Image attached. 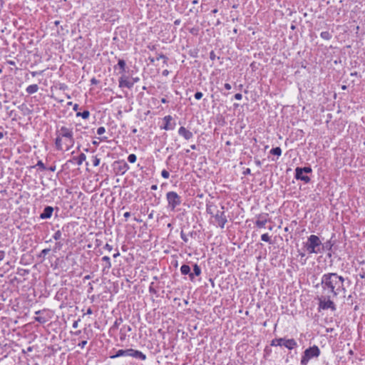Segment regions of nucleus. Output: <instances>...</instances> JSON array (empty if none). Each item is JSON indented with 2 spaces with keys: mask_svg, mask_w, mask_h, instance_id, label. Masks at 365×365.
Returning a JSON list of instances; mask_svg holds the SVG:
<instances>
[{
  "mask_svg": "<svg viewBox=\"0 0 365 365\" xmlns=\"http://www.w3.org/2000/svg\"><path fill=\"white\" fill-rule=\"evenodd\" d=\"M344 282V277L336 273L324 274L321 280L324 294L329 297H336L339 294H344L346 289Z\"/></svg>",
  "mask_w": 365,
  "mask_h": 365,
  "instance_id": "1",
  "label": "nucleus"
},
{
  "mask_svg": "<svg viewBox=\"0 0 365 365\" xmlns=\"http://www.w3.org/2000/svg\"><path fill=\"white\" fill-rule=\"evenodd\" d=\"M74 143L72 129L63 126L57 131L55 144L58 150H68L74 145Z\"/></svg>",
  "mask_w": 365,
  "mask_h": 365,
  "instance_id": "2",
  "label": "nucleus"
},
{
  "mask_svg": "<svg viewBox=\"0 0 365 365\" xmlns=\"http://www.w3.org/2000/svg\"><path fill=\"white\" fill-rule=\"evenodd\" d=\"M305 247L309 254L319 253L322 250V242L319 237L312 235L308 237L307 242L305 244Z\"/></svg>",
  "mask_w": 365,
  "mask_h": 365,
  "instance_id": "3",
  "label": "nucleus"
},
{
  "mask_svg": "<svg viewBox=\"0 0 365 365\" xmlns=\"http://www.w3.org/2000/svg\"><path fill=\"white\" fill-rule=\"evenodd\" d=\"M120 356H132L141 360H145L146 359V356L143 353L133 349H128L125 350L119 349L116 351V354L111 356L110 358L114 359Z\"/></svg>",
  "mask_w": 365,
  "mask_h": 365,
  "instance_id": "4",
  "label": "nucleus"
},
{
  "mask_svg": "<svg viewBox=\"0 0 365 365\" xmlns=\"http://www.w3.org/2000/svg\"><path fill=\"white\" fill-rule=\"evenodd\" d=\"M320 353V349L316 345L307 349L301 359V364L307 365L310 359L318 357Z\"/></svg>",
  "mask_w": 365,
  "mask_h": 365,
  "instance_id": "5",
  "label": "nucleus"
},
{
  "mask_svg": "<svg viewBox=\"0 0 365 365\" xmlns=\"http://www.w3.org/2000/svg\"><path fill=\"white\" fill-rule=\"evenodd\" d=\"M272 346H285L292 350L297 346V343L294 339L276 338L271 341Z\"/></svg>",
  "mask_w": 365,
  "mask_h": 365,
  "instance_id": "6",
  "label": "nucleus"
},
{
  "mask_svg": "<svg viewBox=\"0 0 365 365\" xmlns=\"http://www.w3.org/2000/svg\"><path fill=\"white\" fill-rule=\"evenodd\" d=\"M215 208H216L215 207L210 206L209 207H207V212L210 214L213 215V217H215L217 225L220 227L223 228L225 223L227 222L226 216L225 215L224 211H219V210H217L216 212V213L214 215V210Z\"/></svg>",
  "mask_w": 365,
  "mask_h": 365,
  "instance_id": "7",
  "label": "nucleus"
},
{
  "mask_svg": "<svg viewBox=\"0 0 365 365\" xmlns=\"http://www.w3.org/2000/svg\"><path fill=\"white\" fill-rule=\"evenodd\" d=\"M166 197L168 202V207L171 210H174L181 203L180 197L175 192H168Z\"/></svg>",
  "mask_w": 365,
  "mask_h": 365,
  "instance_id": "8",
  "label": "nucleus"
},
{
  "mask_svg": "<svg viewBox=\"0 0 365 365\" xmlns=\"http://www.w3.org/2000/svg\"><path fill=\"white\" fill-rule=\"evenodd\" d=\"M331 297H327V294L322 295L319 298V309H331L332 311L336 310V306L333 301L331 300Z\"/></svg>",
  "mask_w": 365,
  "mask_h": 365,
  "instance_id": "9",
  "label": "nucleus"
},
{
  "mask_svg": "<svg viewBox=\"0 0 365 365\" xmlns=\"http://www.w3.org/2000/svg\"><path fill=\"white\" fill-rule=\"evenodd\" d=\"M268 221V214L262 213L256 217L255 225L259 228L264 227Z\"/></svg>",
  "mask_w": 365,
  "mask_h": 365,
  "instance_id": "10",
  "label": "nucleus"
},
{
  "mask_svg": "<svg viewBox=\"0 0 365 365\" xmlns=\"http://www.w3.org/2000/svg\"><path fill=\"white\" fill-rule=\"evenodd\" d=\"M178 134L186 140L192 138L193 133L185 127L181 126L178 130Z\"/></svg>",
  "mask_w": 365,
  "mask_h": 365,
  "instance_id": "11",
  "label": "nucleus"
},
{
  "mask_svg": "<svg viewBox=\"0 0 365 365\" xmlns=\"http://www.w3.org/2000/svg\"><path fill=\"white\" fill-rule=\"evenodd\" d=\"M134 83L128 79V77L123 76L119 79V86L120 88H131L133 86Z\"/></svg>",
  "mask_w": 365,
  "mask_h": 365,
  "instance_id": "12",
  "label": "nucleus"
},
{
  "mask_svg": "<svg viewBox=\"0 0 365 365\" xmlns=\"http://www.w3.org/2000/svg\"><path fill=\"white\" fill-rule=\"evenodd\" d=\"M295 178L297 180H301L304 182H309L310 181L309 177L305 175L301 170V168H297L295 170Z\"/></svg>",
  "mask_w": 365,
  "mask_h": 365,
  "instance_id": "13",
  "label": "nucleus"
},
{
  "mask_svg": "<svg viewBox=\"0 0 365 365\" xmlns=\"http://www.w3.org/2000/svg\"><path fill=\"white\" fill-rule=\"evenodd\" d=\"M172 120L173 118L170 115H166L164 117L163 120L165 123V125L163 128L164 130H168L174 129L175 124L171 123Z\"/></svg>",
  "mask_w": 365,
  "mask_h": 365,
  "instance_id": "14",
  "label": "nucleus"
},
{
  "mask_svg": "<svg viewBox=\"0 0 365 365\" xmlns=\"http://www.w3.org/2000/svg\"><path fill=\"white\" fill-rule=\"evenodd\" d=\"M53 208L51 206H47L44 208L43 212L40 215L41 219H48L51 217Z\"/></svg>",
  "mask_w": 365,
  "mask_h": 365,
  "instance_id": "15",
  "label": "nucleus"
},
{
  "mask_svg": "<svg viewBox=\"0 0 365 365\" xmlns=\"http://www.w3.org/2000/svg\"><path fill=\"white\" fill-rule=\"evenodd\" d=\"M201 274V269L200 267L195 264L193 267V273L190 274V278L191 280L194 279V275L199 276Z\"/></svg>",
  "mask_w": 365,
  "mask_h": 365,
  "instance_id": "16",
  "label": "nucleus"
},
{
  "mask_svg": "<svg viewBox=\"0 0 365 365\" xmlns=\"http://www.w3.org/2000/svg\"><path fill=\"white\" fill-rule=\"evenodd\" d=\"M38 86L36 84L30 85L26 89V92L29 94L35 93H36L38 91Z\"/></svg>",
  "mask_w": 365,
  "mask_h": 365,
  "instance_id": "17",
  "label": "nucleus"
},
{
  "mask_svg": "<svg viewBox=\"0 0 365 365\" xmlns=\"http://www.w3.org/2000/svg\"><path fill=\"white\" fill-rule=\"evenodd\" d=\"M180 272L182 274H190V267L187 264H183L180 267Z\"/></svg>",
  "mask_w": 365,
  "mask_h": 365,
  "instance_id": "18",
  "label": "nucleus"
},
{
  "mask_svg": "<svg viewBox=\"0 0 365 365\" xmlns=\"http://www.w3.org/2000/svg\"><path fill=\"white\" fill-rule=\"evenodd\" d=\"M86 159V156L84 153H81L77 158V164L81 165Z\"/></svg>",
  "mask_w": 365,
  "mask_h": 365,
  "instance_id": "19",
  "label": "nucleus"
},
{
  "mask_svg": "<svg viewBox=\"0 0 365 365\" xmlns=\"http://www.w3.org/2000/svg\"><path fill=\"white\" fill-rule=\"evenodd\" d=\"M270 153L273 155H277V156H279L281 155L282 154V150L279 147H277V148H272L271 150H270Z\"/></svg>",
  "mask_w": 365,
  "mask_h": 365,
  "instance_id": "20",
  "label": "nucleus"
},
{
  "mask_svg": "<svg viewBox=\"0 0 365 365\" xmlns=\"http://www.w3.org/2000/svg\"><path fill=\"white\" fill-rule=\"evenodd\" d=\"M320 36L325 40H329L331 38V34L329 31H322Z\"/></svg>",
  "mask_w": 365,
  "mask_h": 365,
  "instance_id": "21",
  "label": "nucleus"
},
{
  "mask_svg": "<svg viewBox=\"0 0 365 365\" xmlns=\"http://www.w3.org/2000/svg\"><path fill=\"white\" fill-rule=\"evenodd\" d=\"M90 113L88 110H84L82 113H77V116H81L83 119L88 118Z\"/></svg>",
  "mask_w": 365,
  "mask_h": 365,
  "instance_id": "22",
  "label": "nucleus"
},
{
  "mask_svg": "<svg viewBox=\"0 0 365 365\" xmlns=\"http://www.w3.org/2000/svg\"><path fill=\"white\" fill-rule=\"evenodd\" d=\"M102 260L104 261L105 262H106V267L107 268H110L111 267V262H110V257H108V256H104L103 258H102Z\"/></svg>",
  "mask_w": 365,
  "mask_h": 365,
  "instance_id": "23",
  "label": "nucleus"
},
{
  "mask_svg": "<svg viewBox=\"0 0 365 365\" xmlns=\"http://www.w3.org/2000/svg\"><path fill=\"white\" fill-rule=\"evenodd\" d=\"M261 240L266 242H270L271 241L270 236L267 233L262 235Z\"/></svg>",
  "mask_w": 365,
  "mask_h": 365,
  "instance_id": "24",
  "label": "nucleus"
},
{
  "mask_svg": "<svg viewBox=\"0 0 365 365\" xmlns=\"http://www.w3.org/2000/svg\"><path fill=\"white\" fill-rule=\"evenodd\" d=\"M118 66L120 67V68L123 71H125V62L124 60L123 59H120L118 62Z\"/></svg>",
  "mask_w": 365,
  "mask_h": 365,
  "instance_id": "25",
  "label": "nucleus"
},
{
  "mask_svg": "<svg viewBox=\"0 0 365 365\" xmlns=\"http://www.w3.org/2000/svg\"><path fill=\"white\" fill-rule=\"evenodd\" d=\"M136 155L135 154H130L128 157V160L130 163H134L136 161Z\"/></svg>",
  "mask_w": 365,
  "mask_h": 365,
  "instance_id": "26",
  "label": "nucleus"
},
{
  "mask_svg": "<svg viewBox=\"0 0 365 365\" xmlns=\"http://www.w3.org/2000/svg\"><path fill=\"white\" fill-rule=\"evenodd\" d=\"M35 320L41 324H44L47 322V319L43 317H36Z\"/></svg>",
  "mask_w": 365,
  "mask_h": 365,
  "instance_id": "27",
  "label": "nucleus"
},
{
  "mask_svg": "<svg viewBox=\"0 0 365 365\" xmlns=\"http://www.w3.org/2000/svg\"><path fill=\"white\" fill-rule=\"evenodd\" d=\"M93 164L95 167L99 165L100 164V159L97 156L93 157Z\"/></svg>",
  "mask_w": 365,
  "mask_h": 365,
  "instance_id": "28",
  "label": "nucleus"
},
{
  "mask_svg": "<svg viewBox=\"0 0 365 365\" xmlns=\"http://www.w3.org/2000/svg\"><path fill=\"white\" fill-rule=\"evenodd\" d=\"M161 175L163 178L168 179L169 178L170 174L169 172H168L166 170H163L161 172Z\"/></svg>",
  "mask_w": 365,
  "mask_h": 365,
  "instance_id": "29",
  "label": "nucleus"
},
{
  "mask_svg": "<svg viewBox=\"0 0 365 365\" xmlns=\"http://www.w3.org/2000/svg\"><path fill=\"white\" fill-rule=\"evenodd\" d=\"M105 132H106V129L104 127H99L97 129V134L99 135H103Z\"/></svg>",
  "mask_w": 365,
  "mask_h": 365,
  "instance_id": "30",
  "label": "nucleus"
},
{
  "mask_svg": "<svg viewBox=\"0 0 365 365\" xmlns=\"http://www.w3.org/2000/svg\"><path fill=\"white\" fill-rule=\"evenodd\" d=\"M301 170L303 173H309L312 172V169L309 167H304L303 168H301Z\"/></svg>",
  "mask_w": 365,
  "mask_h": 365,
  "instance_id": "31",
  "label": "nucleus"
},
{
  "mask_svg": "<svg viewBox=\"0 0 365 365\" xmlns=\"http://www.w3.org/2000/svg\"><path fill=\"white\" fill-rule=\"evenodd\" d=\"M202 96H203V95H202V93H201V92H197V93H195V99H197V100H200V99H201V98L202 97Z\"/></svg>",
  "mask_w": 365,
  "mask_h": 365,
  "instance_id": "32",
  "label": "nucleus"
},
{
  "mask_svg": "<svg viewBox=\"0 0 365 365\" xmlns=\"http://www.w3.org/2000/svg\"><path fill=\"white\" fill-rule=\"evenodd\" d=\"M158 61L160 60V59H164V62L165 63L166 61H167V58L163 55V54H160L157 58H156Z\"/></svg>",
  "mask_w": 365,
  "mask_h": 365,
  "instance_id": "33",
  "label": "nucleus"
},
{
  "mask_svg": "<svg viewBox=\"0 0 365 365\" xmlns=\"http://www.w3.org/2000/svg\"><path fill=\"white\" fill-rule=\"evenodd\" d=\"M104 249L107 250L108 251L110 252L113 249V247L109 244H106L104 246Z\"/></svg>",
  "mask_w": 365,
  "mask_h": 365,
  "instance_id": "34",
  "label": "nucleus"
},
{
  "mask_svg": "<svg viewBox=\"0 0 365 365\" xmlns=\"http://www.w3.org/2000/svg\"><path fill=\"white\" fill-rule=\"evenodd\" d=\"M235 98L237 101H240L242 98V95L241 93H236L235 95Z\"/></svg>",
  "mask_w": 365,
  "mask_h": 365,
  "instance_id": "35",
  "label": "nucleus"
},
{
  "mask_svg": "<svg viewBox=\"0 0 365 365\" xmlns=\"http://www.w3.org/2000/svg\"><path fill=\"white\" fill-rule=\"evenodd\" d=\"M61 235L60 231H58V232H56L55 233V235H54L53 237H54V239H55V240H58V239L61 237Z\"/></svg>",
  "mask_w": 365,
  "mask_h": 365,
  "instance_id": "36",
  "label": "nucleus"
},
{
  "mask_svg": "<svg viewBox=\"0 0 365 365\" xmlns=\"http://www.w3.org/2000/svg\"><path fill=\"white\" fill-rule=\"evenodd\" d=\"M5 257V252L0 250V261L3 260Z\"/></svg>",
  "mask_w": 365,
  "mask_h": 365,
  "instance_id": "37",
  "label": "nucleus"
},
{
  "mask_svg": "<svg viewBox=\"0 0 365 365\" xmlns=\"http://www.w3.org/2000/svg\"><path fill=\"white\" fill-rule=\"evenodd\" d=\"M37 166L41 168L42 169H45L44 164L41 160L37 163Z\"/></svg>",
  "mask_w": 365,
  "mask_h": 365,
  "instance_id": "38",
  "label": "nucleus"
},
{
  "mask_svg": "<svg viewBox=\"0 0 365 365\" xmlns=\"http://www.w3.org/2000/svg\"><path fill=\"white\" fill-rule=\"evenodd\" d=\"M86 344L87 341H82L81 342L79 343L78 346H81V348H83Z\"/></svg>",
  "mask_w": 365,
  "mask_h": 365,
  "instance_id": "39",
  "label": "nucleus"
},
{
  "mask_svg": "<svg viewBox=\"0 0 365 365\" xmlns=\"http://www.w3.org/2000/svg\"><path fill=\"white\" fill-rule=\"evenodd\" d=\"M123 216L125 219H128L130 216V213L129 212H126L124 213Z\"/></svg>",
  "mask_w": 365,
  "mask_h": 365,
  "instance_id": "40",
  "label": "nucleus"
},
{
  "mask_svg": "<svg viewBox=\"0 0 365 365\" xmlns=\"http://www.w3.org/2000/svg\"><path fill=\"white\" fill-rule=\"evenodd\" d=\"M225 88L227 89V90H230L231 89V85L230 83H225Z\"/></svg>",
  "mask_w": 365,
  "mask_h": 365,
  "instance_id": "41",
  "label": "nucleus"
},
{
  "mask_svg": "<svg viewBox=\"0 0 365 365\" xmlns=\"http://www.w3.org/2000/svg\"><path fill=\"white\" fill-rule=\"evenodd\" d=\"M78 321H75L73 323V328H77L78 327Z\"/></svg>",
  "mask_w": 365,
  "mask_h": 365,
  "instance_id": "42",
  "label": "nucleus"
},
{
  "mask_svg": "<svg viewBox=\"0 0 365 365\" xmlns=\"http://www.w3.org/2000/svg\"><path fill=\"white\" fill-rule=\"evenodd\" d=\"M48 252H49V250H48V249H44L42 250V253L43 255H46Z\"/></svg>",
  "mask_w": 365,
  "mask_h": 365,
  "instance_id": "43",
  "label": "nucleus"
},
{
  "mask_svg": "<svg viewBox=\"0 0 365 365\" xmlns=\"http://www.w3.org/2000/svg\"><path fill=\"white\" fill-rule=\"evenodd\" d=\"M92 313H93V312L91 308L87 309L86 314H91Z\"/></svg>",
  "mask_w": 365,
  "mask_h": 365,
  "instance_id": "44",
  "label": "nucleus"
},
{
  "mask_svg": "<svg viewBox=\"0 0 365 365\" xmlns=\"http://www.w3.org/2000/svg\"><path fill=\"white\" fill-rule=\"evenodd\" d=\"M190 148H191L192 150H196V149H197V147H196V145H190Z\"/></svg>",
  "mask_w": 365,
  "mask_h": 365,
  "instance_id": "45",
  "label": "nucleus"
},
{
  "mask_svg": "<svg viewBox=\"0 0 365 365\" xmlns=\"http://www.w3.org/2000/svg\"><path fill=\"white\" fill-rule=\"evenodd\" d=\"M250 168H247L245 171V174H250Z\"/></svg>",
  "mask_w": 365,
  "mask_h": 365,
  "instance_id": "46",
  "label": "nucleus"
},
{
  "mask_svg": "<svg viewBox=\"0 0 365 365\" xmlns=\"http://www.w3.org/2000/svg\"><path fill=\"white\" fill-rule=\"evenodd\" d=\"M78 108V104H75L74 106H73V110H77Z\"/></svg>",
  "mask_w": 365,
  "mask_h": 365,
  "instance_id": "47",
  "label": "nucleus"
},
{
  "mask_svg": "<svg viewBox=\"0 0 365 365\" xmlns=\"http://www.w3.org/2000/svg\"><path fill=\"white\" fill-rule=\"evenodd\" d=\"M151 189L152 190H156L157 189V185H152L151 186Z\"/></svg>",
  "mask_w": 365,
  "mask_h": 365,
  "instance_id": "48",
  "label": "nucleus"
},
{
  "mask_svg": "<svg viewBox=\"0 0 365 365\" xmlns=\"http://www.w3.org/2000/svg\"><path fill=\"white\" fill-rule=\"evenodd\" d=\"M163 75H167L168 73V71L167 70H165L163 72Z\"/></svg>",
  "mask_w": 365,
  "mask_h": 365,
  "instance_id": "49",
  "label": "nucleus"
},
{
  "mask_svg": "<svg viewBox=\"0 0 365 365\" xmlns=\"http://www.w3.org/2000/svg\"><path fill=\"white\" fill-rule=\"evenodd\" d=\"M119 255H120V254H119V252H118L117 253H115V254L113 255V257H117L118 256H119Z\"/></svg>",
  "mask_w": 365,
  "mask_h": 365,
  "instance_id": "50",
  "label": "nucleus"
},
{
  "mask_svg": "<svg viewBox=\"0 0 365 365\" xmlns=\"http://www.w3.org/2000/svg\"><path fill=\"white\" fill-rule=\"evenodd\" d=\"M91 82H92V83H96V80L95 78H93L91 80Z\"/></svg>",
  "mask_w": 365,
  "mask_h": 365,
  "instance_id": "51",
  "label": "nucleus"
},
{
  "mask_svg": "<svg viewBox=\"0 0 365 365\" xmlns=\"http://www.w3.org/2000/svg\"><path fill=\"white\" fill-rule=\"evenodd\" d=\"M40 313H41V311H36V312H35V314H40Z\"/></svg>",
  "mask_w": 365,
  "mask_h": 365,
  "instance_id": "52",
  "label": "nucleus"
},
{
  "mask_svg": "<svg viewBox=\"0 0 365 365\" xmlns=\"http://www.w3.org/2000/svg\"><path fill=\"white\" fill-rule=\"evenodd\" d=\"M212 12H213V13H217V9H214V10L212 11Z\"/></svg>",
  "mask_w": 365,
  "mask_h": 365,
  "instance_id": "53",
  "label": "nucleus"
},
{
  "mask_svg": "<svg viewBox=\"0 0 365 365\" xmlns=\"http://www.w3.org/2000/svg\"><path fill=\"white\" fill-rule=\"evenodd\" d=\"M162 102H163V103H165V102H166L165 99V98H163V99H162Z\"/></svg>",
  "mask_w": 365,
  "mask_h": 365,
  "instance_id": "54",
  "label": "nucleus"
},
{
  "mask_svg": "<svg viewBox=\"0 0 365 365\" xmlns=\"http://www.w3.org/2000/svg\"><path fill=\"white\" fill-rule=\"evenodd\" d=\"M257 164L260 165V162L259 161L257 162Z\"/></svg>",
  "mask_w": 365,
  "mask_h": 365,
  "instance_id": "55",
  "label": "nucleus"
}]
</instances>
